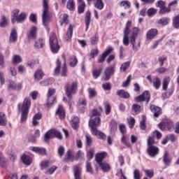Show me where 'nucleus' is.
Segmentation results:
<instances>
[{
	"label": "nucleus",
	"mask_w": 179,
	"mask_h": 179,
	"mask_svg": "<svg viewBox=\"0 0 179 179\" xmlns=\"http://www.w3.org/2000/svg\"><path fill=\"white\" fill-rule=\"evenodd\" d=\"M170 22V18L168 17H162L157 20L158 24H162V26H167Z\"/></svg>",
	"instance_id": "obj_38"
},
{
	"label": "nucleus",
	"mask_w": 179,
	"mask_h": 179,
	"mask_svg": "<svg viewBox=\"0 0 179 179\" xmlns=\"http://www.w3.org/2000/svg\"><path fill=\"white\" fill-rule=\"evenodd\" d=\"M158 127L161 131H171V128L174 127V123L169 119H164Z\"/></svg>",
	"instance_id": "obj_8"
},
{
	"label": "nucleus",
	"mask_w": 179,
	"mask_h": 179,
	"mask_svg": "<svg viewBox=\"0 0 179 179\" xmlns=\"http://www.w3.org/2000/svg\"><path fill=\"white\" fill-rule=\"evenodd\" d=\"M52 138H57V139H62V135L61 132L58 131L55 129H50L48 131L44 136L45 142H48L50 139H52Z\"/></svg>",
	"instance_id": "obj_7"
},
{
	"label": "nucleus",
	"mask_w": 179,
	"mask_h": 179,
	"mask_svg": "<svg viewBox=\"0 0 179 179\" xmlns=\"http://www.w3.org/2000/svg\"><path fill=\"white\" fill-rule=\"evenodd\" d=\"M99 167H101L102 171L103 173L108 172L109 170H111V166H110V164L106 162H101V164H99Z\"/></svg>",
	"instance_id": "obj_32"
},
{
	"label": "nucleus",
	"mask_w": 179,
	"mask_h": 179,
	"mask_svg": "<svg viewBox=\"0 0 179 179\" xmlns=\"http://www.w3.org/2000/svg\"><path fill=\"white\" fill-rule=\"evenodd\" d=\"M157 10L155 9L154 8H149L147 11L148 15L150 17L156 15Z\"/></svg>",
	"instance_id": "obj_62"
},
{
	"label": "nucleus",
	"mask_w": 179,
	"mask_h": 179,
	"mask_svg": "<svg viewBox=\"0 0 179 179\" xmlns=\"http://www.w3.org/2000/svg\"><path fill=\"white\" fill-rule=\"evenodd\" d=\"M103 71V69H99V70L97 69H94L92 71V76L94 79H97V78H99L101 73V71Z\"/></svg>",
	"instance_id": "obj_55"
},
{
	"label": "nucleus",
	"mask_w": 179,
	"mask_h": 179,
	"mask_svg": "<svg viewBox=\"0 0 179 179\" xmlns=\"http://www.w3.org/2000/svg\"><path fill=\"white\" fill-rule=\"evenodd\" d=\"M134 179H141V171H139V170H138V169L134 170Z\"/></svg>",
	"instance_id": "obj_64"
},
{
	"label": "nucleus",
	"mask_w": 179,
	"mask_h": 179,
	"mask_svg": "<svg viewBox=\"0 0 179 179\" xmlns=\"http://www.w3.org/2000/svg\"><path fill=\"white\" fill-rule=\"evenodd\" d=\"M62 58L64 59V66L62 69V73H61V76H66V60L65 59V55H62Z\"/></svg>",
	"instance_id": "obj_46"
},
{
	"label": "nucleus",
	"mask_w": 179,
	"mask_h": 179,
	"mask_svg": "<svg viewBox=\"0 0 179 179\" xmlns=\"http://www.w3.org/2000/svg\"><path fill=\"white\" fill-rule=\"evenodd\" d=\"M71 127L73 129L79 127V117L78 116H73L71 120Z\"/></svg>",
	"instance_id": "obj_26"
},
{
	"label": "nucleus",
	"mask_w": 179,
	"mask_h": 179,
	"mask_svg": "<svg viewBox=\"0 0 179 179\" xmlns=\"http://www.w3.org/2000/svg\"><path fill=\"white\" fill-rule=\"evenodd\" d=\"M17 41V31L15 29H13L10 34L9 43H16Z\"/></svg>",
	"instance_id": "obj_21"
},
{
	"label": "nucleus",
	"mask_w": 179,
	"mask_h": 179,
	"mask_svg": "<svg viewBox=\"0 0 179 179\" xmlns=\"http://www.w3.org/2000/svg\"><path fill=\"white\" fill-rule=\"evenodd\" d=\"M29 40H34L37 38V27L33 26L27 34Z\"/></svg>",
	"instance_id": "obj_17"
},
{
	"label": "nucleus",
	"mask_w": 179,
	"mask_h": 179,
	"mask_svg": "<svg viewBox=\"0 0 179 179\" xmlns=\"http://www.w3.org/2000/svg\"><path fill=\"white\" fill-rule=\"evenodd\" d=\"M54 82V79L48 78L41 82V86H48V85H51Z\"/></svg>",
	"instance_id": "obj_54"
},
{
	"label": "nucleus",
	"mask_w": 179,
	"mask_h": 179,
	"mask_svg": "<svg viewBox=\"0 0 179 179\" xmlns=\"http://www.w3.org/2000/svg\"><path fill=\"white\" fill-rule=\"evenodd\" d=\"M74 177L75 179H80V166L79 165L74 166Z\"/></svg>",
	"instance_id": "obj_37"
},
{
	"label": "nucleus",
	"mask_w": 179,
	"mask_h": 179,
	"mask_svg": "<svg viewBox=\"0 0 179 179\" xmlns=\"http://www.w3.org/2000/svg\"><path fill=\"white\" fill-rule=\"evenodd\" d=\"M88 93L90 99H93L94 97H96V96H97V92H96V90L93 88H89Z\"/></svg>",
	"instance_id": "obj_53"
},
{
	"label": "nucleus",
	"mask_w": 179,
	"mask_h": 179,
	"mask_svg": "<svg viewBox=\"0 0 179 179\" xmlns=\"http://www.w3.org/2000/svg\"><path fill=\"white\" fill-rule=\"evenodd\" d=\"M44 44H45V41L42 38H39L37 41H36L34 47L36 50H39V48H43L44 47Z\"/></svg>",
	"instance_id": "obj_29"
},
{
	"label": "nucleus",
	"mask_w": 179,
	"mask_h": 179,
	"mask_svg": "<svg viewBox=\"0 0 179 179\" xmlns=\"http://www.w3.org/2000/svg\"><path fill=\"white\" fill-rule=\"evenodd\" d=\"M31 150L32 152H34L35 153H37L38 155H47V150L44 148H40V147H31Z\"/></svg>",
	"instance_id": "obj_20"
},
{
	"label": "nucleus",
	"mask_w": 179,
	"mask_h": 179,
	"mask_svg": "<svg viewBox=\"0 0 179 179\" xmlns=\"http://www.w3.org/2000/svg\"><path fill=\"white\" fill-rule=\"evenodd\" d=\"M73 155H72V152H71V150H69L66 152V155L65 158L64 159V162H69V160H71L72 162H73Z\"/></svg>",
	"instance_id": "obj_39"
},
{
	"label": "nucleus",
	"mask_w": 179,
	"mask_h": 179,
	"mask_svg": "<svg viewBox=\"0 0 179 179\" xmlns=\"http://www.w3.org/2000/svg\"><path fill=\"white\" fill-rule=\"evenodd\" d=\"M48 0H43V14L42 20L43 24L47 26L49 22H51L52 15L50 13V6H48Z\"/></svg>",
	"instance_id": "obj_2"
},
{
	"label": "nucleus",
	"mask_w": 179,
	"mask_h": 179,
	"mask_svg": "<svg viewBox=\"0 0 179 179\" xmlns=\"http://www.w3.org/2000/svg\"><path fill=\"white\" fill-rule=\"evenodd\" d=\"M55 103H56L55 96L48 98L47 106H49V107L52 106V104H55Z\"/></svg>",
	"instance_id": "obj_63"
},
{
	"label": "nucleus",
	"mask_w": 179,
	"mask_h": 179,
	"mask_svg": "<svg viewBox=\"0 0 179 179\" xmlns=\"http://www.w3.org/2000/svg\"><path fill=\"white\" fill-rule=\"evenodd\" d=\"M113 48H109L108 49H107L100 57H99V59H98V62L99 64L103 63V61H106V58H107V57L108 55H110V54H111V52H113Z\"/></svg>",
	"instance_id": "obj_16"
},
{
	"label": "nucleus",
	"mask_w": 179,
	"mask_h": 179,
	"mask_svg": "<svg viewBox=\"0 0 179 179\" xmlns=\"http://www.w3.org/2000/svg\"><path fill=\"white\" fill-rule=\"evenodd\" d=\"M170 83V77H165L163 80V90H167V87H169V85Z\"/></svg>",
	"instance_id": "obj_40"
},
{
	"label": "nucleus",
	"mask_w": 179,
	"mask_h": 179,
	"mask_svg": "<svg viewBox=\"0 0 179 179\" xmlns=\"http://www.w3.org/2000/svg\"><path fill=\"white\" fill-rule=\"evenodd\" d=\"M121 142L122 143L123 145H125V146H127V148H131V143L127 141V136H125V134H122Z\"/></svg>",
	"instance_id": "obj_57"
},
{
	"label": "nucleus",
	"mask_w": 179,
	"mask_h": 179,
	"mask_svg": "<svg viewBox=\"0 0 179 179\" xmlns=\"http://www.w3.org/2000/svg\"><path fill=\"white\" fill-rule=\"evenodd\" d=\"M117 94L122 99H129V93L125 92L124 90H118Z\"/></svg>",
	"instance_id": "obj_36"
},
{
	"label": "nucleus",
	"mask_w": 179,
	"mask_h": 179,
	"mask_svg": "<svg viewBox=\"0 0 179 179\" xmlns=\"http://www.w3.org/2000/svg\"><path fill=\"white\" fill-rule=\"evenodd\" d=\"M56 115L59 116L60 120H64L65 118V110L62 105H59L58 108L56 111Z\"/></svg>",
	"instance_id": "obj_23"
},
{
	"label": "nucleus",
	"mask_w": 179,
	"mask_h": 179,
	"mask_svg": "<svg viewBox=\"0 0 179 179\" xmlns=\"http://www.w3.org/2000/svg\"><path fill=\"white\" fill-rule=\"evenodd\" d=\"M67 8H69V10H73L75 9V3L73 2V0L68 1Z\"/></svg>",
	"instance_id": "obj_59"
},
{
	"label": "nucleus",
	"mask_w": 179,
	"mask_h": 179,
	"mask_svg": "<svg viewBox=\"0 0 179 179\" xmlns=\"http://www.w3.org/2000/svg\"><path fill=\"white\" fill-rule=\"evenodd\" d=\"M23 87V83H15V81H10L8 85V89L11 90H17L20 92Z\"/></svg>",
	"instance_id": "obj_14"
},
{
	"label": "nucleus",
	"mask_w": 179,
	"mask_h": 179,
	"mask_svg": "<svg viewBox=\"0 0 179 179\" xmlns=\"http://www.w3.org/2000/svg\"><path fill=\"white\" fill-rule=\"evenodd\" d=\"M115 72V67L110 66L105 69V78L104 80H110V78H111V75H114Z\"/></svg>",
	"instance_id": "obj_15"
},
{
	"label": "nucleus",
	"mask_w": 179,
	"mask_h": 179,
	"mask_svg": "<svg viewBox=\"0 0 179 179\" xmlns=\"http://www.w3.org/2000/svg\"><path fill=\"white\" fill-rule=\"evenodd\" d=\"M31 106V99L29 97L24 98L22 104L18 103L17 107L19 110H22L25 111H29L30 107Z\"/></svg>",
	"instance_id": "obj_10"
},
{
	"label": "nucleus",
	"mask_w": 179,
	"mask_h": 179,
	"mask_svg": "<svg viewBox=\"0 0 179 179\" xmlns=\"http://www.w3.org/2000/svg\"><path fill=\"white\" fill-rule=\"evenodd\" d=\"M138 34H139V28L134 27L133 32H131L130 36H129V43L130 41L132 45L131 48L135 52L139 51V48H141V43L136 44V38H138Z\"/></svg>",
	"instance_id": "obj_1"
},
{
	"label": "nucleus",
	"mask_w": 179,
	"mask_h": 179,
	"mask_svg": "<svg viewBox=\"0 0 179 179\" xmlns=\"http://www.w3.org/2000/svg\"><path fill=\"white\" fill-rule=\"evenodd\" d=\"M19 9H15L13 11V15L11 22L12 23H23L24 20L27 18V13L25 12L20 13ZM20 13V14H19Z\"/></svg>",
	"instance_id": "obj_3"
},
{
	"label": "nucleus",
	"mask_w": 179,
	"mask_h": 179,
	"mask_svg": "<svg viewBox=\"0 0 179 179\" xmlns=\"http://www.w3.org/2000/svg\"><path fill=\"white\" fill-rule=\"evenodd\" d=\"M43 77H44V72L43 71V70H37L34 73V79L38 82V80H41V79H43Z\"/></svg>",
	"instance_id": "obj_30"
},
{
	"label": "nucleus",
	"mask_w": 179,
	"mask_h": 179,
	"mask_svg": "<svg viewBox=\"0 0 179 179\" xmlns=\"http://www.w3.org/2000/svg\"><path fill=\"white\" fill-rule=\"evenodd\" d=\"M92 135H94V136H99V139H103V141H106L107 136L106 134L99 130H95L94 131H92L91 133Z\"/></svg>",
	"instance_id": "obj_33"
},
{
	"label": "nucleus",
	"mask_w": 179,
	"mask_h": 179,
	"mask_svg": "<svg viewBox=\"0 0 179 179\" xmlns=\"http://www.w3.org/2000/svg\"><path fill=\"white\" fill-rule=\"evenodd\" d=\"M170 12H171V8H170L169 6L168 7L165 6L159 10L160 15H166V13H170Z\"/></svg>",
	"instance_id": "obj_48"
},
{
	"label": "nucleus",
	"mask_w": 179,
	"mask_h": 179,
	"mask_svg": "<svg viewBox=\"0 0 179 179\" xmlns=\"http://www.w3.org/2000/svg\"><path fill=\"white\" fill-rule=\"evenodd\" d=\"M158 31L157 29H151L148 31L146 34V38L147 40H153L155 37L157 36Z\"/></svg>",
	"instance_id": "obj_19"
},
{
	"label": "nucleus",
	"mask_w": 179,
	"mask_h": 179,
	"mask_svg": "<svg viewBox=\"0 0 179 179\" xmlns=\"http://www.w3.org/2000/svg\"><path fill=\"white\" fill-rule=\"evenodd\" d=\"M94 6L99 10H102V9L104 8V2H103V0H95L94 2Z\"/></svg>",
	"instance_id": "obj_31"
},
{
	"label": "nucleus",
	"mask_w": 179,
	"mask_h": 179,
	"mask_svg": "<svg viewBox=\"0 0 179 179\" xmlns=\"http://www.w3.org/2000/svg\"><path fill=\"white\" fill-rule=\"evenodd\" d=\"M173 26L175 29H179V15H178L173 17Z\"/></svg>",
	"instance_id": "obj_50"
},
{
	"label": "nucleus",
	"mask_w": 179,
	"mask_h": 179,
	"mask_svg": "<svg viewBox=\"0 0 179 179\" xmlns=\"http://www.w3.org/2000/svg\"><path fill=\"white\" fill-rule=\"evenodd\" d=\"M50 50L52 52V54H57L58 51H59V45L58 44V38H57V35L55 34H52L50 36Z\"/></svg>",
	"instance_id": "obj_6"
},
{
	"label": "nucleus",
	"mask_w": 179,
	"mask_h": 179,
	"mask_svg": "<svg viewBox=\"0 0 179 179\" xmlns=\"http://www.w3.org/2000/svg\"><path fill=\"white\" fill-rule=\"evenodd\" d=\"M76 65H78V58H76V56H72L70 60V66L75 68Z\"/></svg>",
	"instance_id": "obj_52"
},
{
	"label": "nucleus",
	"mask_w": 179,
	"mask_h": 179,
	"mask_svg": "<svg viewBox=\"0 0 179 179\" xmlns=\"http://www.w3.org/2000/svg\"><path fill=\"white\" fill-rule=\"evenodd\" d=\"M101 124V120L99 117H92V120L89 122V125L91 128V133L97 131V127H100Z\"/></svg>",
	"instance_id": "obj_9"
},
{
	"label": "nucleus",
	"mask_w": 179,
	"mask_h": 179,
	"mask_svg": "<svg viewBox=\"0 0 179 179\" xmlns=\"http://www.w3.org/2000/svg\"><path fill=\"white\" fill-rule=\"evenodd\" d=\"M121 6H122L124 9H129L131 8V2L129 1H123L121 2Z\"/></svg>",
	"instance_id": "obj_60"
},
{
	"label": "nucleus",
	"mask_w": 179,
	"mask_h": 179,
	"mask_svg": "<svg viewBox=\"0 0 179 179\" xmlns=\"http://www.w3.org/2000/svg\"><path fill=\"white\" fill-rule=\"evenodd\" d=\"M92 19V13L90 11H87L85 15V31L89 30V26L90 25V20Z\"/></svg>",
	"instance_id": "obj_28"
},
{
	"label": "nucleus",
	"mask_w": 179,
	"mask_h": 179,
	"mask_svg": "<svg viewBox=\"0 0 179 179\" xmlns=\"http://www.w3.org/2000/svg\"><path fill=\"white\" fill-rule=\"evenodd\" d=\"M131 21H127L124 31L123 44L126 45V47L129 45V37H131V33L134 32V29H132L131 31L129 30V27H131Z\"/></svg>",
	"instance_id": "obj_5"
},
{
	"label": "nucleus",
	"mask_w": 179,
	"mask_h": 179,
	"mask_svg": "<svg viewBox=\"0 0 179 179\" xmlns=\"http://www.w3.org/2000/svg\"><path fill=\"white\" fill-rule=\"evenodd\" d=\"M21 159L24 164H26L27 166H30V164H31V162H33V159H31L29 156H27L26 155H23Z\"/></svg>",
	"instance_id": "obj_34"
},
{
	"label": "nucleus",
	"mask_w": 179,
	"mask_h": 179,
	"mask_svg": "<svg viewBox=\"0 0 179 179\" xmlns=\"http://www.w3.org/2000/svg\"><path fill=\"white\" fill-rule=\"evenodd\" d=\"M6 117H5V114L0 113V126L5 127L7 124Z\"/></svg>",
	"instance_id": "obj_44"
},
{
	"label": "nucleus",
	"mask_w": 179,
	"mask_h": 179,
	"mask_svg": "<svg viewBox=\"0 0 179 179\" xmlns=\"http://www.w3.org/2000/svg\"><path fill=\"white\" fill-rule=\"evenodd\" d=\"M77 107L80 113H85L86 108L87 107V101L86 100V98H80L77 103Z\"/></svg>",
	"instance_id": "obj_11"
},
{
	"label": "nucleus",
	"mask_w": 179,
	"mask_h": 179,
	"mask_svg": "<svg viewBox=\"0 0 179 179\" xmlns=\"http://www.w3.org/2000/svg\"><path fill=\"white\" fill-rule=\"evenodd\" d=\"M59 23L62 26L64 24H69V20H68V15L66 13L62 14L59 16Z\"/></svg>",
	"instance_id": "obj_27"
},
{
	"label": "nucleus",
	"mask_w": 179,
	"mask_h": 179,
	"mask_svg": "<svg viewBox=\"0 0 179 179\" xmlns=\"http://www.w3.org/2000/svg\"><path fill=\"white\" fill-rule=\"evenodd\" d=\"M150 111H152L154 114V117L157 118L159 115H162V108L160 107L157 106L155 105H151L150 107Z\"/></svg>",
	"instance_id": "obj_18"
},
{
	"label": "nucleus",
	"mask_w": 179,
	"mask_h": 179,
	"mask_svg": "<svg viewBox=\"0 0 179 179\" xmlns=\"http://www.w3.org/2000/svg\"><path fill=\"white\" fill-rule=\"evenodd\" d=\"M107 156V152H99L96 155L95 160L98 164L103 163V159Z\"/></svg>",
	"instance_id": "obj_24"
},
{
	"label": "nucleus",
	"mask_w": 179,
	"mask_h": 179,
	"mask_svg": "<svg viewBox=\"0 0 179 179\" xmlns=\"http://www.w3.org/2000/svg\"><path fill=\"white\" fill-rule=\"evenodd\" d=\"M140 128L141 129H143V131L146 129V116L145 115L142 116V121L140 122Z\"/></svg>",
	"instance_id": "obj_49"
},
{
	"label": "nucleus",
	"mask_w": 179,
	"mask_h": 179,
	"mask_svg": "<svg viewBox=\"0 0 179 179\" xmlns=\"http://www.w3.org/2000/svg\"><path fill=\"white\" fill-rule=\"evenodd\" d=\"M20 62H22V57L17 55H15L14 56H13L12 58V63L14 65H16V64H20Z\"/></svg>",
	"instance_id": "obj_41"
},
{
	"label": "nucleus",
	"mask_w": 179,
	"mask_h": 179,
	"mask_svg": "<svg viewBox=\"0 0 179 179\" xmlns=\"http://www.w3.org/2000/svg\"><path fill=\"white\" fill-rule=\"evenodd\" d=\"M8 20L5 15H3L0 22V27H6L8 26Z\"/></svg>",
	"instance_id": "obj_51"
},
{
	"label": "nucleus",
	"mask_w": 179,
	"mask_h": 179,
	"mask_svg": "<svg viewBox=\"0 0 179 179\" xmlns=\"http://www.w3.org/2000/svg\"><path fill=\"white\" fill-rule=\"evenodd\" d=\"M21 122H26L27 120V115H29V110H21Z\"/></svg>",
	"instance_id": "obj_43"
},
{
	"label": "nucleus",
	"mask_w": 179,
	"mask_h": 179,
	"mask_svg": "<svg viewBox=\"0 0 179 179\" xmlns=\"http://www.w3.org/2000/svg\"><path fill=\"white\" fill-rule=\"evenodd\" d=\"M132 110L134 114H139V113H141V106L138 104H134L132 106Z\"/></svg>",
	"instance_id": "obj_58"
},
{
	"label": "nucleus",
	"mask_w": 179,
	"mask_h": 179,
	"mask_svg": "<svg viewBox=\"0 0 179 179\" xmlns=\"http://www.w3.org/2000/svg\"><path fill=\"white\" fill-rule=\"evenodd\" d=\"M90 43H91L92 45H96V44H97V43H99V36H97V35L92 36L90 38Z\"/></svg>",
	"instance_id": "obj_61"
},
{
	"label": "nucleus",
	"mask_w": 179,
	"mask_h": 179,
	"mask_svg": "<svg viewBox=\"0 0 179 179\" xmlns=\"http://www.w3.org/2000/svg\"><path fill=\"white\" fill-rule=\"evenodd\" d=\"M163 162L165 166H170V163H171V159L170 157H169V152L166 151L163 155Z\"/></svg>",
	"instance_id": "obj_35"
},
{
	"label": "nucleus",
	"mask_w": 179,
	"mask_h": 179,
	"mask_svg": "<svg viewBox=\"0 0 179 179\" xmlns=\"http://www.w3.org/2000/svg\"><path fill=\"white\" fill-rule=\"evenodd\" d=\"M56 65L57 66L55 69V75H59L61 72V61H59V59H57Z\"/></svg>",
	"instance_id": "obj_47"
},
{
	"label": "nucleus",
	"mask_w": 179,
	"mask_h": 179,
	"mask_svg": "<svg viewBox=\"0 0 179 179\" xmlns=\"http://www.w3.org/2000/svg\"><path fill=\"white\" fill-rule=\"evenodd\" d=\"M0 166L1 169H6L8 167V159L5 158V157L0 159Z\"/></svg>",
	"instance_id": "obj_45"
},
{
	"label": "nucleus",
	"mask_w": 179,
	"mask_h": 179,
	"mask_svg": "<svg viewBox=\"0 0 179 179\" xmlns=\"http://www.w3.org/2000/svg\"><path fill=\"white\" fill-rule=\"evenodd\" d=\"M130 66H131V62H126L122 64L120 66V72H125V71H127Z\"/></svg>",
	"instance_id": "obj_42"
},
{
	"label": "nucleus",
	"mask_w": 179,
	"mask_h": 179,
	"mask_svg": "<svg viewBox=\"0 0 179 179\" xmlns=\"http://www.w3.org/2000/svg\"><path fill=\"white\" fill-rule=\"evenodd\" d=\"M159 148L155 145H150L148 147L147 153H148L150 157H155L157 156V155H159Z\"/></svg>",
	"instance_id": "obj_13"
},
{
	"label": "nucleus",
	"mask_w": 179,
	"mask_h": 179,
	"mask_svg": "<svg viewBox=\"0 0 179 179\" xmlns=\"http://www.w3.org/2000/svg\"><path fill=\"white\" fill-rule=\"evenodd\" d=\"M135 100L138 103H141V101H145V100L147 103H149V100H150V93H149L148 91H145L141 95L136 97Z\"/></svg>",
	"instance_id": "obj_12"
},
{
	"label": "nucleus",
	"mask_w": 179,
	"mask_h": 179,
	"mask_svg": "<svg viewBox=\"0 0 179 179\" xmlns=\"http://www.w3.org/2000/svg\"><path fill=\"white\" fill-rule=\"evenodd\" d=\"M64 89L66 96L68 97L69 100H72V94H76V92H78V83L73 82L71 84L68 83L66 84Z\"/></svg>",
	"instance_id": "obj_4"
},
{
	"label": "nucleus",
	"mask_w": 179,
	"mask_h": 179,
	"mask_svg": "<svg viewBox=\"0 0 179 179\" xmlns=\"http://www.w3.org/2000/svg\"><path fill=\"white\" fill-rule=\"evenodd\" d=\"M152 83L157 90H159L160 86H162V80H160V78L157 76L153 77Z\"/></svg>",
	"instance_id": "obj_22"
},
{
	"label": "nucleus",
	"mask_w": 179,
	"mask_h": 179,
	"mask_svg": "<svg viewBox=\"0 0 179 179\" xmlns=\"http://www.w3.org/2000/svg\"><path fill=\"white\" fill-rule=\"evenodd\" d=\"M41 170H45L48 167H50V162L48 160L42 161L40 164Z\"/></svg>",
	"instance_id": "obj_56"
},
{
	"label": "nucleus",
	"mask_w": 179,
	"mask_h": 179,
	"mask_svg": "<svg viewBox=\"0 0 179 179\" xmlns=\"http://www.w3.org/2000/svg\"><path fill=\"white\" fill-rule=\"evenodd\" d=\"M72 34H73V26H72V24H70L67 29L66 36V41L68 43H70L72 38Z\"/></svg>",
	"instance_id": "obj_25"
}]
</instances>
